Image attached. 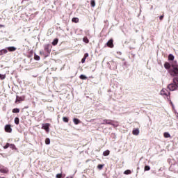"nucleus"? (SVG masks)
Segmentation results:
<instances>
[{"instance_id":"23","label":"nucleus","mask_w":178,"mask_h":178,"mask_svg":"<svg viewBox=\"0 0 178 178\" xmlns=\"http://www.w3.org/2000/svg\"><path fill=\"white\" fill-rule=\"evenodd\" d=\"M63 122H65V123H68L69 122V118H67V117H63Z\"/></svg>"},{"instance_id":"22","label":"nucleus","mask_w":178,"mask_h":178,"mask_svg":"<svg viewBox=\"0 0 178 178\" xmlns=\"http://www.w3.org/2000/svg\"><path fill=\"white\" fill-rule=\"evenodd\" d=\"M20 112V110L19 108H14L13 110V113H19Z\"/></svg>"},{"instance_id":"4","label":"nucleus","mask_w":178,"mask_h":178,"mask_svg":"<svg viewBox=\"0 0 178 178\" xmlns=\"http://www.w3.org/2000/svg\"><path fill=\"white\" fill-rule=\"evenodd\" d=\"M168 90L170 91H175V90H177V85H176L175 83H170L168 86Z\"/></svg>"},{"instance_id":"20","label":"nucleus","mask_w":178,"mask_h":178,"mask_svg":"<svg viewBox=\"0 0 178 178\" xmlns=\"http://www.w3.org/2000/svg\"><path fill=\"white\" fill-rule=\"evenodd\" d=\"M79 78L81 80H87V76L86 75H83V74L80 75Z\"/></svg>"},{"instance_id":"9","label":"nucleus","mask_w":178,"mask_h":178,"mask_svg":"<svg viewBox=\"0 0 178 178\" xmlns=\"http://www.w3.org/2000/svg\"><path fill=\"white\" fill-rule=\"evenodd\" d=\"M107 47H109V48H113V40L111 39L107 43Z\"/></svg>"},{"instance_id":"29","label":"nucleus","mask_w":178,"mask_h":178,"mask_svg":"<svg viewBox=\"0 0 178 178\" xmlns=\"http://www.w3.org/2000/svg\"><path fill=\"white\" fill-rule=\"evenodd\" d=\"M83 42H86V44H88V42H89L88 38H87L86 37L83 38Z\"/></svg>"},{"instance_id":"10","label":"nucleus","mask_w":178,"mask_h":178,"mask_svg":"<svg viewBox=\"0 0 178 178\" xmlns=\"http://www.w3.org/2000/svg\"><path fill=\"white\" fill-rule=\"evenodd\" d=\"M132 134H134V136H138L140 134V130L138 129H134L132 131Z\"/></svg>"},{"instance_id":"27","label":"nucleus","mask_w":178,"mask_h":178,"mask_svg":"<svg viewBox=\"0 0 178 178\" xmlns=\"http://www.w3.org/2000/svg\"><path fill=\"white\" fill-rule=\"evenodd\" d=\"M131 171L130 170H127L124 172V175H130Z\"/></svg>"},{"instance_id":"35","label":"nucleus","mask_w":178,"mask_h":178,"mask_svg":"<svg viewBox=\"0 0 178 178\" xmlns=\"http://www.w3.org/2000/svg\"><path fill=\"white\" fill-rule=\"evenodd\" d=\"M10 145L9 143H7L6 145H5V146L3 147L4 149H6V148H9V146H10Z\"/></svg>"},{"instance_id":"42","label":"nucleus","mask_w":178,"mask_h":178,"mask_svg":"<svg viewBox=\"0 0 178 178\" xmlns=\"http://www.w3.org/2000/svg\"><path fill=\"white\" fill-rule=\"evenodd\" d=\"M171 105L173 106V104L170 102Z\"/></svg>"},{"instance_id":"11","label":"nucleus","mask_w":178,"mask_h":178,"mask_svg":"<svg viewBox=\"0 0 178 178\" xmlns=\"http://www.w3.org/2000/svg\"><path fill=\"white\" fill-rule=\"evenodd\" d=\"M7 49L10 52H13V51H16V47H9L7 48Z\"/></svg>"},{"instance_id":"41","label":"nucleus","mask_w":178,"mask_h":178,"mask_svg":"<svg viewBox=\"0 0 178 178\" xmlns=\"http://www.w3.org/2000/svg\"><path fill=\"white\" fill-rule=\"evenodd\" d=\"M10 146L13 147H15V145H10Z\"/></svg>"},{"instance_id":"18","label":"nucleus","mask_w":178,"mask_h":178,"mask_svg":"<svg viewBox=\"0 0 178 178\" xmlns=\"http://www.w3.org/2000/svg\"><path fill=\"white\" fill-rule=\"evenodd\" d=\"M165 138H170V133H168V132H165L164 134H163Z\"/></svg>"},{"instance_id":"5","label":"nucleus","mask_w":178,"mask_h":178,"mask_svg":"<svg viewBox=\"0 0 178 178\" xmlns=\"http://www.w3.org/2000/svg\"><path fill=\"white\" fill-rule=\"evenodd\" d=\"M42 129H43V130H45V131L48 133L49 131V124H43L42 126Z\"/></svg>"},{"instance_id":"40","label":"nucleus","mask_w":178,"mask_h":178,"mask_svg":"<svg viewBox=\"0 0 178 178\" xmlns=\"http://www.w3.org/2000/svg\"><path fill=\"white\" fill-rule=\"evenodd\" d=\"M0 27H5L4 25L0 24Z\"/></svg>"},{"instance_id":"43","label":"nucleus","mask_w":178,"mask_h":178,"mask_svg":"<svg viewBox=\"0 0 178 178\" xmlns=\"http://www.w3.org/2000/svg\"><path fill=\"white\" fill-rule=\"evenodd\" d=\"M66 178H72V177H66Z\"/></svg>"},{"instance_id":"7","label":"nucleus","mask_w":178,"mask_h":178,"mask_svg":"<svg viewBox=\"0 0 178 178\" xmlns=\"http://www.w3.org/2000/svg\"><path fill=\"white\" fill-rule=\"evenodd\" d=\"M4 129L6 133H10L12 131V127H10V124L6 125Z\"/></svg>"},{"instance_id":"36","label":"nucleus","mask_w":178,"mask_h":178,"mask_svg":"<svg viewBox=\"0 0 178 178\" xmlns=\"http://www.w3.org/2000/svg\"><path fill=\"white\" fill-rule=\"evenodd\" d=\"M56 178H61V177H62V174H57V175H56Z\"/></svg>"},{"instance_id":"26","label":"nucleus","mask_w":178,"mask_h":178,"mask_svg":"<svg viewBox=\"0 0 178 178\" xmlns=\"http://www.w3.org/2000/svg\"><path fill=\"white\" fill-rule=\"evenodd\" d=\"M173 81L175 84L178 87V78H174Z\"/></svg>"},{"instance_id":"8","label":"nucleus","mask_w":178,"mask_h":178,"mask_svg":"<svg viewBox=\"0 0 178 178\" xmlns=\"http://www.w3.org/2000/svg\"><path fill=\"white\" fill-rule=\"evenodd\" d=\"M102 124H112L111 120H103L102 122Z\"/></svg>"},{"instance_id":"16","label":"nucleus","mask_w":178,"mask_h":178,"mask_svg":"<svg viewBox=\"0 0 178 178\" xmlns=\"http://www.w3.org/2000/svg\"><path fill=\"white\" fill-rule=\"evenodd\" d=\"M168 60H175V56H173L172 54H169Z\"/></svg>"},{"instance_id":"31","label":"nucleus","mask_w":178,"mask_h":178,"mask_svg":"<svg viewBox=\"0 0 178 178\" xmlns=\"http://www.w3.org/2000/svg\"><path fill=\"white\" fill-rule=\"evenodd\" d=\"M19 118H15V124H19Z\"/></svg>"},{"instance_id":"38","label":"nucleus","mask_w":178,"mask_h":178,"mask_svg":"<svg viewBox=\"0 0 178 178\" xmlns=\"http://www.w3.org/2000/svg\"><path fill=\"white\" fill-rule=\"evenodd\" d=\"M86 62V58H83L81 60V63H84Z\"/></svg>"},{"instance_id":"19","label":"nucleus","mask_w":178,"mask_h":178,"mask_svg":"<svg viewBox=\"0 0 178 178\" xmlns=\"http://www.w3.org/2000/svg\"><path fill=\"white\" fill-rule=\"evenodd\" d=\"M58 41L59 40H58V38L54 39V41L52 42V45H57Z\"/></svg>"},{"instance_id":"12","label":"nucleus","mask_w":178,"mask_h":178,"mask_svg":"<svg viewBox=\"0 0 178 178\" xmlns=\"http://www.w3.org/2000/svg\"><path fill=\"white\" fill-rule=\"evenodd\" d=\"M164 67H165V69H167V70H170V68L172 67H170V64L169 63H165V64H164Z\"/></svg>"},{"instance_id":"15","label":"nucleus","mask_w":178,"mask_h":178,"mask_svg":"<svg viewBox=\"0 0 178 178\" xmlns=\"http://www.w3.org/2000/svg\"><path fill=\"white\" fill-rule=\"evenodd\" d=\"M109 154H111V152L109 150H106L103 152L104 156H108V155H109Z\"/></svg>"},{"instance_id":"33","label":"nucleus","mask_w":178,"mask_h":178,"mask_svg":"<svg viewBox=\"0 0 178 178\" xmlns=\"http://www.w3.org/2000/svg\"><path fill=\"white\" fill-rule=\"evenodd\" d=\"M34 59H35V60H40V57H39V56L35 55Z\"/></svg>"},{"instance_id":"34","label":"nucleus","mask_w":178,"mask_h":178,"mask_svg":"<svg viewBox=\"0 0 178 178\" xmlns=\"http://www.w3.org/2000/svg\"><path fill=\"white\" fill-rule=\"evenodd\" d=\"M97 168H98V169L101 170V169H102V168H104V165L99 164V165H98Z\"/></svg>"},{"instance_id":"17","label":"nucleus","mask_w":178,"mask_h":178,"mask_svg":"<svg viewBox=\"0 0 178 178\" xmlns=\"http://www.w3.org/2000/svg\"><path fill=\"white\" fill-rule=\"evenodd\" d=\"M73 122H74V124H79V123H80V120H79L77 118H74Z\"/></svg>"},{"instance_id":"30","label":"nucleus","mask_w":178,"mask_h":178,"mask_svg":"<svg viewBox=\"0 0 178 178\" xmlns=\"http://www.w3.org/2000/svg\"><path fill=\"white\" fill-rule=\"evenodd\" d=\"M151 168L149 167V165H145V171H148L150 170Z\"/></svg>"},{"instance_id":"28","label":"nucleus","mask_w":178,"mask_h":178,"mask_svg":"<svg viewBox=\"0 0 178 178\" xmlns=\"http://www.w3.org/2000/svg\"><path fill=\"white\" fill-rule=\"evenodd\" d=\"M6 77L5 74H0V80H4V79Z\"/></svg>"},{"instance_id":"39","label":"nucleus","mask_w":178,"mask_h":178,"mask_svg":"<svg viewBox=\"0 0 178 178\" xmlns=\"http://www.w3.org/2000/svg\"><path fill=\"white\" fill-rule=\"evenodd\" d=\"M159 19H160V20H162V19H163V15L160 16Z\"/></svg>"},{"instance_id":"1","label":"nucleus","mask_w":178,"mask_h":178,"mask_svg":"<svg viewBox=\"0 0 178 178\" xmlns=\"http://www.w3.org/2000/svg\"><path fill=\"white\" fill-rule=\"evenodd\" d=\"M168 73L172 77H178V64H177V61H174V63H172L171 64V67L168 70Z\"/></svg>"},{"instance_id":"24","label":"nucleus","mask_w":178,"mask_h":178,"mask_svg":"<svg viewBox=\"0 0 178 178\" xmlns=\"http://www.w3.org/2000/svg\"><path fill=\"white\" fill-rule=\"evenodd\" d=\"M45 144H47V145H49V144H51V140L49 138H46Z\"/></svg>"},{"instance_id":"14","label":"nucleus","mask_w":178,"mask_h":178,"mask_svg":"<svg viewBox=\"0 0 178 178\" xmlns=\"http://www.w3.org/2000/svg\"><path fill=\"white\" fill-rule=\"evenodd\" d=\"M111 126H113V127H118V126H119V122H115L113 121H111Z\"/></svg>"},{"instance_id":"13","label":"nucleus","mask_w":178,"mask_h":178,"mask_svg":"<svg viewBox=\"0 0 178 178\" xmlns=\"http://www.w3.org/2000/svg\"><path fill=\"white\" fill-rule=\"evenodd\" d=\"M20 101H24V98L17 96L15 102H20Z\"/></svg>"},{"instance_id":"25","label":"nucleus","mask_w":178,"mask_h":178,"mask_svg":"<svg viewBox=\"0 0 178 178\" xmlns=\"http://www.w3.org/2000/svg\"><path fill=\"white\" fill-rule=\"evenodd\" d=\"M72 22H73L74 23H79V18H77V17H74V18L72 19Z\"/></svg>"},{"instance_id":"32","label":"nucleus","mask_w":178,"mask_h":178,"mask_svg":"<svg viewBox=\"0 0 178 178\" xmlns=\"http://www.w3.org/2000/svg\"><path fill=\"white\" fill-rule=\"evenodd\" d=\"M1 52L3 54H8V50L6 49H3L1 50Z\"/></svg>"},{"instance_id":"3","label":"nucleus","mask_w":178,"mask_h":178,"mask_svg":"<svg viewBox=\"0 0 178 178\" xmlns=\"http://www.w3.org/2000/svg\"><path fill=\"white\" fill-rule=\"evenodd\" d=\"M50 53H51V50H49V48H48V46H46L44 47V52L40 51L41 55H43V56H44V58L49 56Z\"/></svg>"},{"instance_id":"21","label":"nucleus","mask_w":178,"mask_h":178,"mask_svg":"<svg viewBox=\"0 0 178 178\" xmlns=\"http://www.w3.org/2000/svg\"><path fill=\"white\" fill-rule=\"evenodd\" d=\"M90 5H91L92 8H95V0H91L90 1Z\"/></svg>"},{"instance_id":"37","label":"nucleus","mask_w":178,"mask_h":178,"mask_svg":"<svg viewBox=\"0 0 178 178\" xmlns=\"http://www.w3.org/2000/svg\"><path fill=\"white\" fill-rule=\"evenodd\" d=\"M83 58H85V59H87V58H88V53H86Z\"/></svg>"},{"instance_id":"6","label":"nucleus","mask_w":178,"mask_h":178,"mask_svg":"<svg viewBox=\"0 0 178 178\" xmlns=\"http://www.w3.org/2000/svg\"><path fill=\"white\" fill-rule=\"evenodd\" d=\"M0 172L1 173H8V172H9V170H8L6 167H3V165H0Z\"/></svg>"},{"instance_id":"2","label":"nucleus","mask_w":178,"mask_h":178,"mask_svg":"<svg viewBox=\"0 0 178 178\" xmlns=\"http://www.w3.org/2000/svg\"><path fill=\"white\" fill-rule=\"evenodd\" d=\"M161 95L166 98L167 99H170V92L168 91L167 89L163 88L160 92Z\"/></svg>"}]
</instances>
